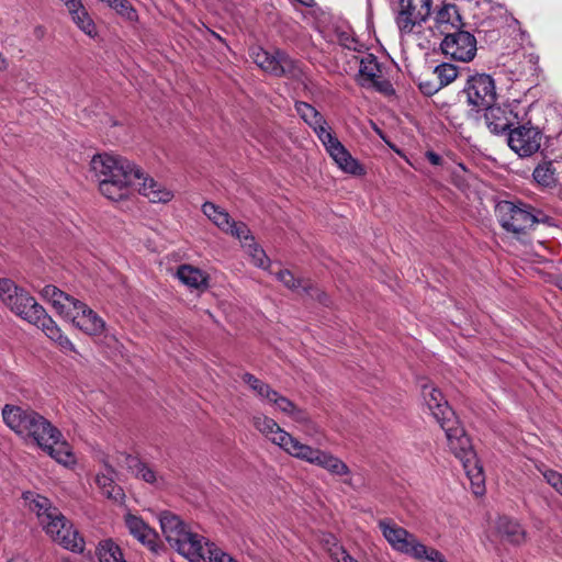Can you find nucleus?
Here are the masks:
<instances>
[{
    "label": "nucleus",
    "instance_id": "09e8293b",
    "mask_svg": "<svg viewBox=\"0 0 562 562\" xmlns=\"http://www.w3.org/2000/svg\"><path fill=\"white\" fill-rule=\"evenodd\" d=\"M8 66H9L8 60L4 58V56L0 52V70H5L8 68Z\"/></svg>",
    "mask_w": 562,
    "mask_h": 562
},
{
    "label": "nucleus",
    "instance_id": "b1692460",
    "mask_svg": "<svg viewBox=\"0 0 562 562\" xmlns=\"http://www.w3.org/2000/svg\"><path fill=\"white\" fill-rule=\"evenodd\" d=\"M59 535H55L53 540L63 546L65 549L74 552H82L85 548V540L79 532L74 529L72 525L65 518L63 521V529Z\"/></svg>",
    "mask_w": 562,
    "mask_h": 562
},
{
    "label": "nucleus",
    "instance_id": "7c9ffc66",
    "mask_svg": "<svg viewBox=\"0 0 562 562\" xmlns=\"http://www.w3.org/2000/svg\"><path fill=\"white\" fill-rule=\"evenodd\" d=\"M38 328H42L43 331L53 340L58 342L60 347L64 349H68L72 352H76V348L74 344L68 339V337L64 336L61 334V330L59 327L55 324L53 318L50 317V324L45 322V326H40Z\"/></svg>",
    "mask_w": 562,
    "mask_h": 562
},
{
    "label": "nucleus",
    "instance_id": "a19ab883",
    "mask_svg": "<svg viewBox=\"0 0 562 562\" xmlns=\"http://www.w3.org/2000/svg\"><path fill=\"white\" fill-rule=\"evenodd\" d=\"M331 554L334 562H358L347 551L338 547L331 549Z\"/></svg>",
    "mask_w": 562,
    "mask_h": 562
},
{
    "label": "nucleus",
    "instance_id": "0eeeda50",
    "mask_svg": "<svg viewBox=\"0 0 562 562\" xmlns=\"http://www.w3.org/2000/svg\"><path fill=\"white\" fill-rule=\"evenodd\" d=\"M0 297L16 315L35 326L50 324V316L27 291L19 288L10 279H0Z\"/></svg>",
    "mask_w": 562,
    "mask_h": 562
},
{
    "label": "nucleus",
    "instance_id": "473e14b6",
    "mask_svg": "<svg viewBox=\"0 0 562 562\" xmlns=\"http://www.w3.org/2000/svg\"><path fill=\"white\" fill-rule=\"evenodd\" d=\"M434 74L437 77V82L443 88L457 79L458 69L452 64L443 63L435 67Z\"/></svg>",
    "mask_w": 562,
    "mask_h": 562
},
{
    "label": "nucleus",
    "instance_id": "f704fd0d",
    "mask_svg": "<svg viewBox=\"0 0 562 562\" xmlns=\"http://www.w3.org/2000/svg\"><path fill=\"white\" fill-rule=\"evenodd\" d=\"M34 508L37 509V515L42 519V522H45V518L47 514H52L50 510H57L56 507H52L49 499L43 496H37L36 499L33 501Z\"/></svg>",
    "mask_w": 562,
    "mask_h": 562
},
{
    "label": "nucleus",
    "instance_id": "864d4df0",
    "mask_svg": "<svg viewBox=\"0 0 562 562\" xmlns=\"http://www.w3.org/2000/svg\"><path fill=\"white\" fill-rule=\"evenodd\" d=\"M212 36H213V40H217L220 43L224 44V40L218 34H216L214 31L212 33Z\"/></svg>",
    "mask_w": 562,
    "mask_h": 562
},
{
    "label": "nucleus",
    "instance_id": "79ce46f5",
    "mask_svg": "<svg viewBox=\"0 0 562 562\" xmlns=\"http://www.w3.org/2000/svg\"><path fill=\"white\" fill-rule=\"evenodd\" d=\"M423 560H427L430 562H448L445 555L434 548L426 547V553L423 554Z\"/></svg>",
    "mask_w": 562,
    "mask_h": 562
},
{
    "label": "nucleus",
    "instance_id": "2f4dec72",
    "mask_svg": "<svg viewBox=\"0 0 562 562\" xmlns=\"http://www.w3.org/2000/svg\"><path fill=\"white\" fill-rule=\"evenodd\" d=\"M80 301L56 286V293L53 296L52 304L57 312L65 317L66 311L74 310Z\"/></svg>",
    "mask_w": 562,
    "mask_h": 562
},
{
    "label": "nucleus",
    "instance_id": "ea45409f",
    "mask_svg": "<svg viewBox=\"0 0 562 562\" xmlns=\"http://www.w3.org/2000/svg\"><path fill=\"white\" fill-rule=\"evenodd\" d=\"M420 91L426 95H432L438 92L441 87L437 81L423 80L419 82Z\"/></svg>",
    "mask_w": 562,
    "mask_h": 562
},
{
    "label": "nucleus",
    "instance_id": "5fc2aeb1",
    "mask_svg": "<svg viewBox=\"0 0 562 562\" xmlns=\"http://www.w3.org/2000/svg\"><path fill=\"white\" fill-rule=\"evenodd\" d=\"M106 494H108V497H110V498H111V497L116 498V496H113V495H112V492H110V491H106Z\"/></svg>",
    "mask_w": 562,
    "mask_h": 562
},
{
    "label": "nucleus",
    "instance_id": "6e6d98bb",
    "mask_svg": "<svg viewBox=\"0 0 562 562\" xmlns=\"http://www.w3.org/2000/svg\"><path fill=\"white\" fill-rule=\"evenodd\" d=\"M123 562H126V561H123Z\"/></svg>",
    "mask_w": 562,
    "mask_h": 562
},
{
    "label": "nucleus",
    "instance_id": "4468645a",
    "mask_svg": "<svg viewBox=\"0 0 562 562\" xmlns=\"http://www.w3.org/2000/svg\"><path fill=\"white\" fill-rule=\"evenodd\" d=\"M441 50L452 59L467 63L472 60L476 54V40L471 33L459 29L445 35Z\"/></svg>",
    "mask_w": 562,
    "mask_h": 562
},
{
    "label": "nucleus",
    "instance_id": "bb28decb",
    "mask_svg": "<svg viewBox=\"0 0 562 562\" xmlns=\"http://www.w3.org/2000/svg\"><path fill=\"white\" fill-rule=\"evenodd\" d=\"M240 379L265 404H268L271 397L276 395L274 389L249 372H244Z\"/></svg>",
    "mask_w": 562,
    "mask_h": 562
},
{
    "label": "nucleus",
    "instance_id": "412c9836",
    "mask_svg": "<svg viewBox=\"0 0 562 562\" xmlns=\"http://www.w3.org/2000/svg\"><path fill=\"white\" fill-rule=\"evenodd\" d=\"M277 279L292 291H302L322 304L328 303L326 293L314 286L310 280L295 278L290 270H280L277 273Z\"/></svg>",
    "mask_w": 562,
    "mask_h": 562
},
{
    "label": "nucleus",
    "instance_id": "8fccbe9b",
    "mask_svg": "<svg viewBox=\"0 0 562 562\" xmlns=\"http://www.w3.org/2000/svg\"><path fill=\"white\" fill-rule=\"evenodd\" d=\"M209 209L211 210V202H205V203L202 205V211H203V213H204L209 218H211V214L209 213Z\"/></svg>",
    "mask_w": 562,
    "mask_h": 562
},
{
    "label": "nucleus",
    "instance_id": "a878e982",
    "mask_svg": "<svg viewBox=\"0 0 562 562\" xmlns=\"http://www.w3.org/2000/svg\"><path fill=\"white\" fill-rule=\"evenodd\" d=\"M66 7L72 15L76 24L88 35H92L95 31V25L89 16L87 10L81 3V0H66Z\"/></svg>",
    "mask_w": 562,
    "mask_h": 562
},
{
    "label": "nucleus",
    "instance_id": "72a5a7b5",
    "mask_svg": "<svg viewBox=\"0 0 562 562\" xmlns=\"http://www.w3.org/2000/svg\"><path fill=\"white\" fill-rule=\"evenodd\" d=\"M52 514H47L45 518V522H43L45 526L46 532L53 538L55 535H59L60 529H63V521H65V516L57 510H50Z\"/></svg>",
    "mask_w": 562,
    "mask_h": 562
},
{
    "label": "nucleus",
    "instance_id": "a211bd4d",
    "mask_svg": "<svg viewBox=\"0 0 562 562\" xmlns=\"http://www.w3.org/2000/svg\"><path fill=\"white\" fill-rule=\"evenodd\" d=\"M65 318L90 336H98L104 331L105 323L86 303L79 302L71 311L65 312Z\"/></svg>",
    "mask_w": 562,
    "mask_h": 562
},
{
    "label": "nucleus",
    "instance_id": "9d476101",
    "mask_svg": "<svg viewBox=\"0 0 562 562\" xmlns=\"http://www.w3.org/2000/svg\"><path fill=\"white\" fill-rule=\"evenodd\" d=\"M250 57L261 70L277 77L297 78L302 72L299 63L281 50L269 53L261 47H252Z\"/></svg>",
    "mask_w": 562,
    "mask_h": 562
},
{
    "label": "nucleus",
    "instance_id": "f8f14e48",
    "mask_svg": "<svg viewBox=\"0 0 562 562\" xmlns=\"http://www.w3.org/2000/svg\"><path fill=\"white\" fill-rule=\"evenodd\" d=\"M462 93L467 102L477 111L492 105L496 101V88L493 78L486 74H475L468 77Z\"/></svg>",
    "mask_w": 562,
    "mask_h": 562
},
{
    "label": "nucleus",
    "instance_id": "ddd939ff",
    "mask_svg": "<svg viewBox=\"0 0 562 562\" xmlns=\"http://www.w3.org/2000/svg\"><path fill=\"white\" fill-rule=\"evenodd\" d=\"M430 10L431 0H400L396 24L401 34L414 33L427 20Z\"/></svg>",
    "mask_w": 562,
    "mask_h": 562
},
{
    "label": "nucleus",
    "instance_id": "603ef678",
    "mask_svg": "<svg viewBox=\"0 0 562 562\" xmlns=\"http://www.w3.org/2000/svg\"><path fill=\"white\" fill-rule=\"evenodd\" d=\"M105 481H106V477H105V476H102V477H99V476H98V477H97V482H98V484H100V485L102 484V485H103V487H105V486H106Z\"/></svg>",
    "mask_w": 562,
    "mask_h": 562
},
{
    "label": "nucleus",
    "instance_id": "58836bf2",
    "mask_svg": "<svg viewBox=\"0 0 562 562\" xmlns=\"http://www.w3.org/2000/svg\"><path fill=\"white\" fill-rule=\"evenodd\" d=\"M135 474L147 483H154L156 481L155 472L144 462L137 469Z\"/></svg>",
    "mask_w": 562,
    "mask_h": 562
},
{
    "label": "nucleus",
    "instance_id": "2eb2a0df",
    "mask_svg": "<svg viewBox=\"0 0 562 562\" xmlns=\"http://www.w3.org/2000/svg\"><path fill=\"white\" fill-rule=\"evenodd\" d=\"M542 133L530 124L509 131L508 145L520 157H528L540 149Z\"/></svg>",
    "mask_w": 562,
    "mask_h": 562
},
{
    "label": "nucleus",
    "instance_id": "37998d69",
    "mask_svg": "<svg viewBox=\"0 0 562 562\" xmlns=\"http://www.w3.org/2000/svg\"><path fill=\"white\" fill-rule=\"evenodd\" d=\"M213 562H237L229 554L213 548Z\"/></svg>",
    "mask_w": 562,
    "mask_h": 562
},
{
    "label": "nucleus",
    "instance_id": "393cba45",
    "mask_svg": "<svg viewBox=\"0 0 562 562\" xmlns=\"http://www.w3.org/2000/svg\"><path fill=\"white\" fill-rule=\"evenodd\" d=\"M177 277L182 283L190 288L200 291H205L209 288V277L190 265H181L177 270Z\"/></svg>",
    "mask_w": 562,
    "mask_h": 562
},
{
    "label": "nucleus",
    "instance_id": "6e6552de",
    "mask_svg": "<svg viewBox=\"0 0 562 562\" xmlns=\"http://www.w3.org/2000/svg\"><path fill=\"white\" fill-rule=\"evenodd\" d=\"M213 224L224 233L239 239L241 247L256 267L261 269L270 267V259L265 250L255 241V237L245 223L235 222L227 212L213 204Z\"/></svg>",
    "mask_w": 562,
    "mask_h": 562
},
{
    "label": "nucleus",
    "instance_id": "cd10ccee",
    "mask_svg": "<svg viewBox=\"0 0 562 562\" xmlns=\"http://www.w3.org/2000/svg\"><path fill=\"white\" fill-rule=\"evenodd\" d=\"M497 529L501 536L510 543L519 544L525 539L521 526L507 517L499 518Z\"/></svg>",
    "mask_w": 562,
    "mask_h": 562
},
{
    "label": "nucleus",
    "instance_id": "5701e85b",
    "mask_svg": "<svg viewBox=\"0 0 562 562\" xmlns=\"http://www.w3.org/2000/svg\"><path fill=\"white\" fill-rule=\"evenodd\" d=\"M436 27L443 35L454 32L461 26V16L454 4H445L436 13Z\"/></svg>",
    "mask_w": 562,
    "mask_h": 562
},
{
    "label": "nucleus",
    "instance_id": "f3484780",
    "mask_svg": "<svg viewBox=\"0 0 562 562\" xmlns=\"http://www.w3.org/2000/svg\"><path fill=\"white\" fill-rule=\"evenodd\" d=\"M358 80L362 87L374 88L385 94L393 92L391 82L383 78L381 65L372 54L360 60Z\"/></svg>",
    "mask_w": 562,
    "mask_h": 562
},
{
    "label": "nucleus",
    "instance_id": "de8ad7c7",
    "mask_svg": "<svg viewBox=\"0 0 562 562\" xmlns=\"http://www.w3.org/2000/svg\"><path fill=\"white\" fill-rule=\"evenodd\" d=\"M45 33H46V30L44 26L37 25L34 27L33 35L35 36L36 40H38V41L43 40L45 36Z\"/></svg>",
    "mask_w": 562,
    "mask_h": 562
},
{
    "label": "nucleus",
    "instance_id": "f257e3e1",
    "mask_svg": "<svg viewBox=\"0 0 562 562\" xmlns=\"http://www.w3.org/2000/svg\"><path fill=\"white\" fill-rule=\"evenodd\" d=\"M90 168L99 181V191L111 201L126 200L132 190H137L153 203H166L172 198L170 191L125 158L98 154L92 157Z\"/></svg>",
    "mask_w": 562,
    "mask_h": 562
},
{
    "label": "nucleus",
    "instance_id": "6ab92c4d",
    "mask_svg": "<svg viewBox=\"0 0 562 562\" xmlns=\"http://www.w3.org/2000/svg\"><path fill=\"white\" fill-rule=\"evenodd\" d=\"M487 128L493 134H502L509 130L517 121L518 115L514 113L510 105H488L483 109Z\"/></svg>",
    "mask_w": 562,
    "mask_h": 562
},
{
    "label": "nucleus",
    "instance_id": "c03bdc74",
    "mask_svg": "<svg viewBox=\"0 0 562 562\" xmlns=\"http://www.w3.org/2000/svg\"><path fill=\"white\" fill-rule=\"evenodd\" d=\"M323 541H324V544H325L326 550L329 553L330 558H333L331 549L335 547L341 548L342 550L346 551V549L337 542V540L334 536L329 535V536L325 537L323 539ZM331 560L334 561V559H331Z\"/></svg>",
    "mask_w": 562,
    "mask_h": 562
},
{
    "label": "nucleus",
    "instance_id": "49530a36",
    "mask_svg": "<svg viewBox=\"0 0 562 562\" xmlns=\"http://www.w3.org/2000/svg\"><path fill=\"white\" fill-rule=\"evenodd\" d=\"M426 157H427L428 161L434 166L440 165L441 160H442V158L434 151H427Z\"/></svg>",
    "mask_w": 562,
    "mask_h": 562
},
{
    "label": "nucleus",
    "instance_id": "c85d7f7f",
    "mask_svg": "<svg viewBox=\"0 0 562 562\" xmlns=\"http://www.w3.org/2000/svg\"><path fill=\"white\" fill-rule=\"evenodd\" d=\"M100 562H123L124 557L121 548L112 540L101 541L97 549Z\"/></svg>",
    "mask_w": 562,
    "mask_h": 562
},
{
    "label": "nucleus",
    "instance_id": "1a4fd4ad",
    "mask_svg": "<svg viewBox=\"0 0 562 562\" xmlns=\"http://www.w3.org/2000/svg\"><path fill=\"white\" fill-rule=\"evenodd\" d=\"M495 214L501 226L513 234L525 233L536 223L549 221V217L541 211L522 202L501 201L495 206Z\"/></svg>",
    "mask_w": 562,
    "mask_h": 562
},
{
    "label": "nucleus",
    "instance_id": "4c0bfd02",
    "mask_svg": "<svg viewBox=\"0 0 562 562\" xmlns=\"http://www.w3.org/2000/svg\"><path fill=\"white\" fill-rule=\"evenodd\" d=\"M120 456L121 462L133 473H135L143 463V461L136 456H132L125 452L121 453Z\"/></svg>",
    "mask_w": 562,
    "mask_h": 562
},
{
    "label": "nucleus",
    "instance_id": "a18cd8bd",
    "mask_svg": "<svg viewBox=\"0 0 562 562\" xmlns=\"http://www.w3.org/2000/svg\"><path fill=\"white\" fill-rule=\"evenodd\" d=\"M55 293H56V286L52 285V284L45 285L41 292L42 296L44 299H47L50 302H52Z\"/></svg>",
    "mask_w": 562,
    "mask_h": 562
},
{
    "label": "nucleus",
    "instance_id": "4be33fe9",
    "mask_svg": "<svg viewBox=\"0 0 562 562\" xmlns=\"http://www.w3.org/2000/svg\"><path fill=\"white\" fill-rule=\"evenodd\" d=\"M56 438H49V432L44 435L43 440H36V443L48 454L54 458L57 462L65 465L74 463L75 458L70 450L69 445L66 441H60L61 434L55 436Z\"/></svg>",
    "mask_w": 562,
    "mask_h": 562
},
{
    "label": "nucleus",
    "instance_id": "c9c22d12",
    "mask_svg": "<svg viewBox=\"0 0 562 562\" xmlns=\"http://www.w3.org/2000/svg\"><path fill=\"white\" fill-rule=\"evenodd\" d=\"M115 11L128 21H134L137 19L136 10L132 7L128 0H120L119 7L115 9Z\"/></svg>",
    "mask_w": 562,
    "mask_h": 562
},
{
    "label": "nucleus",
    "instance_id": "aec40b11",
    "mask_svg": "<svg viewBox=\"0 0 562 562\" xmlns=\"http://www.w3.org/2000/svg\"><path fill=\"white\" fill-rule=\"evenodd\" d=\"M125 524L130 532L143 544L147 546L153 552L158 553L162 544L157 542L158 533L151 529L142 518L127 514Z\"/></svg>",
    "mask_w": 562,
    "mask_h": 562
},
{
    "label": "nucleus",
    "instance_id": "c756f323",
    "mask_svg": "<svg viewBox=\"0 0 562 562\" xmlns=\"http://www.w3.org/2000/svg\"><path fill=\"white\" fill-rule=\"evenodd\" d=\"M535 181L546 188L553 187L557 182L555 169L551 161L538 165L532 173Z\"/></svg>",
    "mask_w": 562,
    "mask_h": 562
},
{
    "label": "nucleus",
    "instance_id": "7ed1b4c3",
    "mask_svg": "<svg viewBox=\"0 0 562 562\" xmlns=\"http://www.w3.org/2000/svg\"><path fill=\"white\" fill-rule=\"evenodd\" d=\"M251 424L267 440L278 446L291 457L326 470L330 475L342 477V483L356 488L351 470L345 461L330 451L322 450L301 442L290 432L279 426L271 417L257 413L251 417Z\"/></svg>",
    "mask_w": 562,
    "mask_h": 562
},
{
    "label": "nucleus",
    "instance_id": "3c124183",
    "mask_svg": "<svg viewBox=\"0 0 562 562\" xmlns=\"http://www.w3.org/2000/svg\"><path fill=\"white\" fill-rule=\"evenodd\" d=\"M120 0H111L108 4L114 10L119 7Z\"/></svg>",
    "mask_w": 562,
    "mask_h": 562
},
{
    "label": "nucleus",
    "instance_id": "dca6fc26",
    "mask_svg": "<svg viewBox=\"0 0 562 562\" xmlns=\"http://www.w3.org/2000/svg\"><path fill=\"white\" fill-rule=\"evenodd\" d=\"M268 404L291 418L294 423L301 425L305 435L314 436L319 432L317 425L311 419L308 413L278 391H276V395L271 397Z\"/></svg>",
    "mask_w": 562,
    "mask_h": 562
},
{
    "label": "nucleus",
    "instance_id": "20e7f679",
    "mask_svg": "<svg viewBox=\"0 0 562 562\" xmlns=\"http://www.w3.org/2000/svg\"><path fill=\"white\" fill-rule=\"evenodd\" d=\"M295 110L300 117L313 128L326 151L341 170L356 176L363 173L361 165L330 132L324 116L314 106L306 102L297 101L295 102Z\"/></svg>",
    "mask_w": 562,
    "mask_h": 562
},
{
    "label": "nucleus",
    "instance_id": "423d86ee",
    "mask_svg": "<svg viewBox=\"0 0 562 562\" xmlns=\"http://www.w3.org/2000/svg\"><path fill=\"white\" fill-rule=\"evenodd\" d=\"M5 425L21 436L32 437L35 441L43 440L49 432V438L59 435V430L42 415L29 407L5 404L2 408Z\"/></svg>",
    "mask_w": 562,
    "mask_h": 562
},
{
    "label": "nucleus",
    "instance_id": "39448f33",
    "mask_svg": "<svg viewBox=\"0 0 562 562\" xmlns=\"http://www.w3.org/2000/svg\"><path fill=\"white\" fill-rule=\"evenodd\" d=\"M162 533L171 548L191 562L206 561L203 555L201 537L187 529L179 516L171 512H162L159 517Z\"/></svg>",
    "mask_w": 562,
    "mask_h": 562
},
{
    "label": "nucleus",
    "instance_id": "e433bc0d",
    "mask_svg": "<svg viewBox=\"0 0 562 562\" xmlns=\"http://www.w3.org/2000/svg\"><path fill=\"white\" fill-rule=\"evenodd\" d=\"M544 479L547 482L558 492L562 495V474L553 471L548 470L543 473Z\"/></svg>",
    "mask_w": 562,
    "mask_h": 562
},
{
    "label": "nucleus",
    "instance_id": "f03ea898",
    "mask_svg": "<svg viewBox=\"0 0 562 562\" xmlns=\"http://www.w3.org/2000/svg\"><path fill=\"white\" fill-rule=\"evenodd\" d=\"M423 398L431 415L446 434L450 451L458 458L469 477L475 495H483L485 491V476L472 443L463 427L460 425L454 412L449 406L440 390L431 383L422 385Z\"/></svg>",
    "mask_w": 562,
    "mask_h": 562
},
{
    "label": "nucleus",
    "instance_id": "9b49d317",
    "mask_svg": "<svg viewBox=\"0 0 562 562\" xmlns=\"http://www.w3.org/2000/svg\"><path fill=\"white\" fill-rule=\"evenodd\" d=\"M379 528L393 550L407 554L415 560H423V554L426 553V546L416 536L391 519H381Z\"/></svg>",
    "mask_w": 562,
    "mask_h": 562
}]
</instances>
